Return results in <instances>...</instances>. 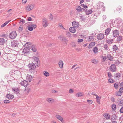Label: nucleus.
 Wrapping results in <instances>:
<instances>
[{
	"label": "nucleus",
	"mask_w": 123,
	"mask_h": 123,
	"mask_svg": "<svg viewBox=\"0 0 123 123\" xmlns=\"http://www.w3.org/2000/svg\"><path fill=\"white\" fill-rule=\"evenodd\" d=\"M108 82L109 83H113L114 82V80L112 79H109L108 80Z\"/></svg>",
	"instance_id": "nucleus-51"
},
{
	"label": "nucleus",
	"mask_w": 123,
	"mask_h": 123,
	"mask_svg": "<svg viewBox=\"0 0 123 123\" xmlns=\"http://www.w3.org/2000/svg\"><path fill=\"white\" fill-rule=\"evenodd\" d=\"M58 38L60 39V40L65 42L66 43H67V42L68 41V40L66 39V38L64 37H62L60 36L58 37Z\"/></svg>",
	"instance_id": "nucleus-12"
},
{
	"label": "nucleus",
	"mask_w": 123,
	"mask_h": 123,
	"mask_svg": "<svg viewBox=\"0 0 123 123\" xmlns=\"http://www.w3.org/2000/svg\"><path fill=\"white\" fill-rule=\"evenodd\" d=\"M122 37L119 36L117 38V40L118 42H120L122 40Z\"/></svg>",
	"instance_id": "nucleus-41"
},
{
	"label": "nucleus",
	"mask_w": 123,
	"mask_h": 123,
	"mask_svg": "<svg viewBox=\"0 0 123 123\" xmlns=\"http://www.w3.org/2000/svg\"><path fill=\"white\" fill-rule=\"evenodd\" d=\"M18 42L17 41H13L11 42V46L13 47L17 46L18 44Z\"/></svg>",
	"instance_id": "nucleus-5"
},
{
	"label": "nucleus",
	"mask_w": 123,
	"mask_h": 123,
	"mask_svg": "<svg viewBox=\"0 0 123 123\" xmlns=\"http://www.w3.org/2000/svg\"><path fill=\"white\" fill-rule=\"evenodd\" d=\"M5 42V40L3 38H0V44L3 45Z\"/></svg>",
	"instance_id": "nucleus-32"
},
{
	"label": "nucleus",
	"mask_w": 123,
	"mask_h": 123,
	"mask_svg": "<svg viewBox=\"0 0 123 123\" xmlns=\"http://www.w3.org/2000/svg\"><path fill=\"white\" fill-rule=\"evenodd\" d=\"M30 70H34L36 68V66L34 63L32 62L31 63H29L28 66Z\"/></svg>",
	"instance_id": "nucleus-3"
},
{
	"label": "nucleus",
	"mask_w": 123,
	"mask_h": 123,
	"mask_svg": "<svg viewBox=\"0 0 123 123\" xmlns=\"http://www.w3.org/2000/svg\"><path fill=\"white\" fill-rule=\"evenodd\" d=\"M30 50L29 48H24L23 49V50L22 51V53L23 54H25L26 55L27 54H29L30 52Z\"/></svg>",
	"instance_id": "nucleus-6"
},
{
	"label": "nucleus",
	"mask_w": 123,
	"mask_h": 123,
	"mask_svg": "<svg viewBox=\"0 0 123 123\" xmlns=\"http://www.w3.org/2000/svg\"><path fill=\"white\" fill-rule=\"evenodd\" d=\"M121 62H120L118 60L116 61L115 62V63L117 65H119L121 63Z\"/></svg>",
	"instance_id": "nucleus-47"
},
{
	"label": "nucleus",
	"mask_w": 123,
	"mask_h": 123,
	"mask_svg": "<svg viewBox=\"0 0 123 123\" xmlns=\"http://www.w3.org/2000/svg\"><path fill=\"white\" fill-rule=\"evenodd\" d=\"M20 21L22 23V24H23L25 23V20L23 19H21L20 20Z\"/></svg>",
	"instance_id": "nucleus-56"
},
{
	"label": "nucleus",
	"mask_w": 123,
	"mask_h": 123,
	"mask_svg": "<svg viewBox=\"0 0 123 123\" xmlns=\"http://www.w3.org/2000/svg\"><path fill=\"white\" fill-rule=\"evenodd\" d=\"M26 80L28 82V81L30 82H31L32 80V76L28 74L26 76Z\"/></svg>",
	"instance_id": "nucleus-18"
},
{
	"label": "nucleus",
	"mask_w": 123,
	"mask_h": 123,
	"mask_svg": "<svg viewBox=\"0 0 123 123\" xmlns=\"http://www.w3.org/2000/svg\"><path fill=\"white\" fill-rule=\"evenodd\" d=\"M44 75L46 77H48L49 76V73L46 71H44L43 72Z\"/></svg>",
	"instance_id": "nucleus-39"
},
{
	"label": "nucleus",
	"mask_w": 123,
	"mask_h": 123,
	"mask_svg": "<svg viewBox=\"0 0 123 123\" xmlns=\"http://www.w3.org/2000/svg\"><path fill=\"white\" fill-rule=\"evenodd\" d=\"M120 111L121 113H123V106L121 108Z\"/></svg>",
	"instance_id": "nucleus-64"
},
{
	"label": "nucleus",
	"mask_w": 123,
	"mask_h": 123,
	"mask_svg": "<svg viewBox=\"0 0 123 123\" xmlns=\"http://www.w3.org/2000/svg\"><path fill=\"white\" fill-rule=\"evenodd\" d=\"M114 86L116 89H117L118 87V86L117 84L116 83H115L114 84Z\"/></svg>",
	"instance_id": "nucleus-55"
},
{
	"label": "nucleus",
	"mask_w": 123,
	"mask_h": 123,
	"mask_svg": "<svg viewBox=\"0 0 123 123\" xmlns=\"http://www.w3.org/2000/svg\"><path fill=\"white\" fill-rule=\"evenodd\" d=\"M98 49L97 47H95L93 48L92 51L95 54H96L98 52Z\"/></svg>",
	"instance_id": "nucleus-30"
},
{
	"label": "nucleus",
	"mask_w": 123,
	"mask_h": 123,
	"mask_svg": "<svg viewBox=\"0 0 123 123\" xmlns=\"http://www.w3.org/2000/svg\"><path fill=\"white\" fill-rule=\"evenodd\" d=\"M112 49L113 51L115 52H116L118 49V47L116 45H114L113 46Z\"/></svg>",
	"instance_id": "nucleus-31"
},
{
	"label": "nucleus",
	"mask_w": 123,
	"mask_h": 123,
	"mask_svg": "<svg viewBox=\"0 0 123 123\" xmlns=\"http://www.w3.org/2000/svg\"><path fill=\"white\" fill-rule=\"evenodd\" d=\"M23 29V27L22 25H20L18 28V30L20 31H22Z\"/></svg>",
	"instance_id": "nucleus-52"
},
{
	"label": "nucleus",
	"mask_w": 123,
	"mask_h": 123,
	"mask_svg": "<svg viewBox=\"0 0 123 123\" xmlns=\"http://www.w3.org/2000/svg\"><path fill=\"white\" fill-rule=\"evenodd\" d=\"M110 31L111 29L110 28H107L105 30V34L106 35H108L109 34Z\"/></svg>",
	"instance_id": "nucleus-27"
},
{
	"label": "nucleus",
	"mask_w": 123,
	"mask_h": 123,
	"mask_svg": "<svg viewBox=\"0 0 123 123\" xmlns=\"http://www.w3.org/2000/svg\"><path fill=\"white\" fill-rule=\"evenodd\" d=\"M7 36L8 35L6 34H2L1 36L2 37L4 38H6Z\"/></svg>",
	"instance_id": "nucleus-54"
},
{
	"label": "nucleus",
	"mask_w": 123,
	"mask_h": 123,
	"mask_svg": "<svg viewBox=\"0 0 123 123\" xmlns=\"http://www.w3.org/2000/svg\"><path fill=\"white\" fill-rule=\"evenodd\" d=\"M106 56L109 60L111 61H113V58L112 56H111V54H107Z\"/></svg>",
	"instance_id": "nucleus-22"
},
{
	"label": "nucleus",
	"mask_w": 123,
	"mask_h": 123,
	"mask_svg": "<svg viewBox=\"0 0 123 123\" xmlns=\"http://www.w3.org/2000/svg\"><path fill=\"white\" fill-rule=\"evenodd\" d=\"M10 101V100H4V103L5 104H7L9 103Z\"/></svg>",
	"instance_id": "nucleus-58"
},
{
	"label": "nucleus",
	"mask_w": 123,
	"mask_h": 123,
	"mask_svg": "<svg viewBox=\"0 0 123 123\" xmlns=\"http://www.w3.org/2000/svg\"><path fill=\"white\" fill-rule=\"evenodd\" d=\"M121 75V74L120 73H117L114 74V77L116 80H118L120 77Z\"/></svg>",
	"instance_id": "nucleus-15"
},
{
	"label": "nucleus",
	"mask_w": 123,
	"mask_h": 123,
	"mask_svg": "<svg viewBox=\"0 0 123 123\" xmlns=\"http://www.w3.org/2000/svg\"><path fill=\"white\" fill-rule=\"evenodd\" d=\"M111 108L112 110H115L116 109V105L115 104H113L111 105Z\"/></svg>",
	"instance_id": "nucleus-40"
},
{
	"label": "nucleus",
	"mask_w": 123,
	"mask_h": 123,
	"mask_svg": "<svg viewBox=\"0 0 123 123\" xmlns=\"http://www.w3.org/2000/svg\"><path fill=\"white\" fill-rule=\"evenodd\" d=\"M81 7L80 6H78L76 8V9L77 11L78 12H80V10Z\"/></svg>",
	"instance_id": "nucleus-43"
},
{
	"label": "nucleus",
	"mask_w": 123,
	"mask_h": 123,
	"mask_svg": "<svg viewBox=\"0 0 123 123\" xmlns=\"http://www.w3.org/2000/svg\"><path fill=\"white\" fill-rule=\"evenodd\" d=\"M71 45L73 47H75L76 46L74 42H72L71 43Z\"/></svg>",
	"instance_id": "nucleus-53"
},
{
	"label": "nucleus",
	"mask_w": 123,
	"mask_h": 123,
	"mask_svg": "<svg viewBox=\"0 0 123 123\" xmlns=\"http://www.w3.org/2000/svg\"><path fill=\"white\" fill-rule=\"evenodd\" d=\"M55 117L61 121V122H62L63 121V118L58 115H56Z\"/></svg>",
	"instance_id": "nucleus-24"
},
{
	"label": "nucleus",
	"mask_w": 123,
	"mask_h": 123,
	"mask_svg": "<svg viewBox=\"0 0 123 123\" xmlns=\"http://www.w3.org/2000/svg\"><path fill=\"white\" fill-rule=\"evenodd\" d=\"M30 26L33 28V29H34L37 27V25L35 24H32L30 25Z\"/></svg>",
	"instance_id": "nucleus-49"
},
{
	"label": "nucleus",
	"mask_w": 123,
	"mask_h": 123,
	"mask_svg": "<svg viewBox=\"0 0 123 123\" xmlns=\"http://www.w3.org/2000/svg\"><path fill=\"white\" fill-rule=\"evenodd\" d=\"M119 91L122 93L123 92V87H121L119 89Z\"/></svg>",
	"instance_id": "nucleus-57"
},
{
	"label": "nucleus",
	"mask_w": 123,
	"mask_h": 123,
	"mask_svg": "<svg viewBox=\"0 0 123 123\" xmlns=\"http://www.w3.org/2000/svg\"><path fill=\"white\" fill-rule=\"evenodd\" d=\"M33 62L35 64H36L37 66L38 67L40 64L38 58L35 56H34L33 57Z\"/></svg>",
	"instance_id": "nucleus-1"
},
{
	"label": "nucleus",
	"mask_w": 123,
	"mask_h": 123,
	"mask_svg": "<svg viewBox=\"0 0 123 123\" xmlns=\"http://www.w3.org/2000/svg\"><path fill=\"white\" fill-rule=\"evenodd\" d=\"M84 95V94L83 92H80L77 93L76 95V96L77 97H80L82 96H83Z\"/></svg>",
	"instance_id": "nucleus-33"
},
{
	"label": "nucleus",
	"mask_w": 123,
	"mask_h": 123,
	"mask_svg": "<svg viewBox=\"0 0 123 123\" xmlns=\"http://www.w3.org/2000/svg\"><path fill=\"white\" fill-rule=\"evenodd\" d=\"M22 43L24 46L25 48H27L29 45H30V43L26 42L25 41H22Z\"/></svg>",
	"instance_id": "nucleus-13"
},
{
	"label": "nucleus",
	"mask_w": 123,
	"mask_h": 123,
	"mask_svg": "<svg viewBox=\"0 0 123 123\" xmlns=\"http://www.w3.org/2000/svg\"><path fill=\"white\" fill-rule=\"evenodd\" d=\"M10 55H4L3 56V59L6 61H8L9 60V58H10Z\"/></svg>",
	"instance_id": "nucleus-19"
},
{
	"label": "nucleus",
	"mask_w": 123,
	"mask_h": 123,
	"mask_svg": "<svg viewBox=\"0 0 123 123\" xmlns=\"http://www.w3.org/2000/svg\"><path fill=\"white\" fill-rule=\"evenodd\" d=\"M42 24L43 27H45L48 26L47 21L45 18H43V19Z\"/></svg>",
	"instance_id": "nucleus-9"
},
{
	"label": "nucleus",
	"mask_w": 123,
	"mask_h": 123,
	"mask_svg": "<svg viewBox=\"0 0 123 123\" xmlns=\"http://www.w3.org/2000/svg\"><path fill=\"white\" fill-rule=\"evenodd\" d=\"M58 64L60 68H63V63L62 61L61 60H60L58 63Z\"/></svg>",
	"instance_id": "nucleus-29"
},
{
	"label": "nucleus",
	"mask_w": 123,
	"mask_h": 123,
	"mask_svg": "<svg viewBox=\"0 0 123 123\" xmlns=\"http://www.w3.org/2000/svg\"><path fill=\"white\" fill-rule=\"evenodd\" d=\"M87 102L88 103L90 104H92L93 103L92 100H87Z\"/></svg>",
	"instance_id": "nucleus-61"
},
{
	"label": "nucleus",
	"mask_w": 123,
	"mask_h": 123,
	"mask_svg": "<svg viewBox=\"0 0 123 123\" xmlns=\"http://www.w3.org/2000/svg\"><path fill=\"white\" fill-rule=\"evenodd\" d=\"M99 7V9H104L103 10H104V3L103 2H99L97 6Z\"/></svg>",
	"instance_id": "nucleus-14"
},
{
	"label": "nucleus",
	"mask_w": 123,
	"mask_h": 123,
	"mask_svg": "<svg viewBox=\"0 0 123 123\" xmlns=\"http://www.w3.org/2000/svg\"><path fill=\"white\" fill-rule=\"evenodd\" d=\"M66 35L69 37H71V36L70 34V33L68 32L67 33Z\"/></svg>",
	"instance_id": "nucleus-59"
},
{
	"label": "nucleus",
	"mask_w": 123,
	"mask_h": 123,
	"mask_svg": "<svg viewBox=\"0 0 123 123\" xmlns=\"http://www.w3.org/2000/svg\"><path fill=\"white\" fill-rule=\"evenodd\" d=\"M28 29L29 31H31L33 30V28H32V27H31V26L28 27Z\"/></svg>",
	"instance_id": "nucleus-60"
},
{
	"label": "nucleus",
	"mask_w": 123,
	"mask_h": 123,
	"mask_svg": "<svg viewBox=\"0 0 123 123\" xmlns=\"http://www.w3.org/2000/svg\"><path fill=\"white\" fill-rule=\"evenodd\" d=\"M103 47L105 48V49L107 51H109V48L108 47V46L106 44H105L104 45Z\"/></svg>",
	"instance_id": "nucleus-38"
},
{
	"label": "nucleus",
	"mask_w": 123,
	"mask_h": 123,
	"mask_svg": "<svg viewBox=\"0 0 123 123\" xmlns=\"http://www.w3.org/2000/svg\"><path fill=\"white\" fill-rule=\"evenodd\" d=\"M116 65L115 64H112L110 66V70L112 72H115L116 70Z\"/></svg>",
	"instance_id": "nucleus-7"
},
{
	"label": "nucleus",
	"mask_w": 123,
	"mask_h": 123,
	"mask_svg": "<svg viewBox=\"0 0 123 123\" xmlns=\"http://www.w3.org/2000/svg\"><path fill=\"white\" fill-rule=\"evenodd\" d=\"M117 23L120 24H122V20L121 18H117Z\"/></svg>",
	"instance_id": "nucleus-37"
},
{
	"label": "nucleus",
	"mask_w": 123,
	"mask_h": 123,
	"mask_svg": "<svg viewBox=\"0 0 123 123\" xmlns=\"http://www.w3.org/2000/svg\"><path fill=\"white\" fill-rule=\"evenodd\" d=\"M92 12V9H86L85 11V12L86 13V14L88 15L91 14Z\"/></svg>",
	"instance_id": "nucleus-25"
},
{
	"label": "nucleus",
	"mask_w": 123,
	"mask_h": 123,
	"mask_svg": "<svg viewBox=\"0 0 123 123\" xmlns=\"http://www.w3.org/2000/svg\"><path fill=\"white\" fill-rule=\"evenodd\" d=\"M117 119V117L115 115L113 114V115L111 118V120L112 121L113 120H116Z\"/></svg>",
	"instance_id": "nucleus-36"
},
{
	"label": "nucleus",
	"mask_w": 123,
	"mask_h": 123,
	"mask_svg": "<svg viewBox=\"0 0 123 123\" xmlns=\"http://www.w3.org/2000/svg\"><path fill=\"white\" fill-rule=\"evenodd\" d=\"M104 35L103 34L100 33L98 35L97 37L98 40H101L104 38Z\"/></svg>",
	"instance_id": "nucleus-11"
},
{
	"label": "nucleus",
	"mask_w": 123,
	"mask_h": 123,
	"mask_svg": "<svg viewBox=\"0 0 123 123\" xmlns=\"http://www.w3.org/2000/svg\"><path fill=\"white\" fill-rule=\"evenodd\" d=\"M87 39L88 41H93L94 40L93 37L90 36H89L87 38Z\"/></svg>",
	"instance_id": "nucleus-34"
},
{
	"label": "nucleus",
	"mask_w": 123,
	"mask_h": 123,
	"mask_svg": "<svg viewBox=\"0 0 123 123\" xmlns=\"http://www.w3.org/2000/svg\"><path fill=\"white\" fill-rule=\"evenodd\" d=\"M17 36V34L15 31H13L10 33L9 36V38L11 39H13L15 38Z\"/></svg>",
	"instance_id": "nucleus-2"
},
{
	"label": "nucleus",
	"mask_w": 123,
	"mask_h": 123,
	"mask_svg": "<svg viewBox=\"0 0 123 123\" xmlns=\"http://www.w3.org/2000/svg\"><path fill=\"white\" fill-rule=\"evenodd\" d=\"M72 24L73 26L76 28H78L79 26V23L77 22H72Z\"/></svg>",
	"instance_id": "nucleus-10"
},
{
	"label": "nucleus",
	"mask_w": 123,
	"mask_h": 123,
	"mask_svg": "<svg viewBox=\"0 0 123 123\" xmlns=\"http://www.w3.org/2000/svg\"><path fill=\"white\" fill-rule=\"evenodd\" d=\"M80 6H81L85 8H87V6L86 5L83 4H81Z\"/></svg>",
	"instance_id": "nucleus-45"
},
{
	"label": "nucleus",
	"mask_w": 123,
	"mask_h": 123,
	"mask_svg": "<svg viewBox=\"0 0 123 123\" xmlns=\"http://www.w3.org/2000/svg\"><path fill=\"white\" fill-rule=\"evenodd\" d=\"M108 77L110 78H111V73L110 72H108Z\"/></svg>",
	"instance_id": "nucleus-63"
},
{
	"label": "nucleus",
	"mask_w": 123,
	"mask_h": 123,
	"mask_svg": "<svg viewBox=\"0 0 123 123\" xmlns=\"http://www.w3.org/2000/svg\"><path fill=\"white\" fill-rule=\"evenodd\" d=\"M103 116L107 119H109L110 118V116L108 113H105L103 114Z\"/></svg>",
	"instance_id": "nucleus-21"
},
{
	"label": "nucleus",
	"mask_w": 123,
	"mask_h": 123,
	"mask_svg": "<svg viewBox=\"0 0 123 123\" xmlns=\"http://www.w3.org/2000/svg\"><path fill=\"white\" fill-rule=\"evenodd\" d=\"M96 96V100H100L101 99V97H100L99 96H98L96 95L95 96Z\"/></svg>",
	"instance_id": "nucleus-50"
},
{
	"label": "nucleus",
	"mask_w": 123,
	"mask_h": 123,
	"mask_svg": "<svg viewBox=\"0 0 123 123\" xmlns=\"http://www.w3.org/2000/svg\"><path fill=\"white\" fill-rule=\"evenodd\" d=\"M27 82V81L24 80L23 81H21L20 84L22 86L25 87H26L27 86L28 84Z\"/></svg>",
	"instance_id": "nucleus-16"
},
{
	"label": "nucleus",
	"mask_w": 123,
	"mask_h": 123,
	"mask_svg": "<svg viewBox=\"0 0 123 123\" xmlns=\"http://www.w3.org/2000/svg\"><path fill=\"white\" fill-rule=\"evenodd\" d=\"M75 28H76L75 27H70L69 29V31L71 32L72 33H74L76 31Z\"/></svg>",
	"instance_id": "nucleus-26"
},
{
	"label": "nucleus",
	"mask_w": 123,
	"mask_h": 123,
	"mask_svg": "<svg viewBox=\"0 0 123 123\" xmlns=\"http://www.w3.org/2000/svg\"><path fill=\"white\" fill-rule=\"evenodd\" d=\"M6 97L9 99H12L14 98V96L10 94H7Z\"/></svg>",
	"instance_id": "nucleus-20"
},
{
	"label": "nucleus",
	"mask_w": 123,
	"mask_h": 123,
	"mask_svg": "<svg viewBox=\"0 0 123 123\" xmlns=\"http://www.w3.org/2000/svg\"><path fill=\"white\" fill-rule=\"evenodd\" d=\"M122 93L119 91L117 92H116V95L118 96H121L122 95Z\"/></svg>",
	"instance_id": "nucleus-42"
},
{
	"label": "nucleus",
	"mask_w": 123,
	"mask_h": 123,
	"mask_svg": "<svg viewBox=\"0 0 123 123\" xmlns=\"http://www.w3.org/2000/svg\"><path fill=\"white\" fill-rule=\"evenodd\" d=\"M121 6H119L117 8V11H119L121 10Z\"/></svg>",
	"instance_id": "nucleus-62"
},
{
	"label": "nucleus",
	"mask_w": 123,
	"mask_h": 123,
	"mask_svg": "<svg viewBox=\"0 0 123 123\" xmlns=\"http://www.w3.org/2000/svg\"><path fill=\"white\" fill-rule=\"evenodd\" d=\"M113 36L114 37H117L119 35V31L117 30L113 31Z\"/></svg>",
	"instance_id": "nucleus-17"
},
{
	"label": "nucleus",
	"mask_w": 123,
	"mask_h": 123,
	"mask_svg": "<svg viewBox=\"0 0 123 123\" xmlns=\"http://www.w3.org/2000/svg\"><path fill=\"white\" fill-rule=\"evenodd\" d=\"M118 105L120 106L123 105V100H120L118 103Z\"/></svg>",
	"instance_id": "nucleus-46"
},
{
	"label": "nucleus",
	"mask_w": 123,
	"mask_h": 123,
	"mask_svg": "<svg viewBox=\"0 0 123 123\" xmlns=\"http://www.w3.org/2000/svg\"><path fill=\"white\" fill-rule=\"evenodd\" d=\"M106 41L108 44H110L113 42V40L112 39H109L106 40Z\"/></svg>",
	"instance_id": "nucleus-35"
},
{
	"label": "nucleus",
	"mask_w": 123,
	"mask_h": 123,
	"mask_svg": "<svg viewBox=\"0 0 123 123\" xmlns=\"http://www.w3.org/2000/svg\"><path fill=\"white\" fill-rule=\"evenodd\" d=\"M30 49L33 52H35L37 50V48L35 45H32Z\"/></svg>",
	"instance_id": "nucleus-23"
},
{
	"label": "nucleus",
	"mask_w": 123,
	"mask_h": 123,
	"mask_svg": "<svg viewBox=\"0 0 123 123\" xmlns=\"http://www.w3.org/2000/svg\"><path fill=\"white\" fill-rule=\"evenodd\" d=\"M92 62L93 63H94L95 64H96L98 63V61H96L95 60L93 59L92 60Z\"/></svg>",
	"instance_id": "nucleus-44"
},
{
	"label": "nucleus",
	"mask_w": 123,
	"mask_h": 123,
	"mask_svg": "<svg viewBox=\"0 0 123 123\" xmlns=\"http://www.w3.org/2000/svg\"><path fill=\"white\" fill-rule=\"evenodd\" d=\"M34 7L33 5L30 4L28 5L25 8V10L27 12L30 11L31 10L33 9Z\"/></svg>",
	"instance_id": "nucleus-4"
},
{
	"label": "nucleus",
	"mask_w": 123,
	"mask_h": 123,
	"mask_svg": "<svg viewBox=\"0 0 123 123\" xmlns=\"http://www.w3.org/2000/svg\"><path fill=\"white\" fill-rule=\"evenodd\" d=\"M95 43L94 42L90 43L88 46V48L90 49L95 44Z\"/></svg>",
	"instance_id": "nucleus-28"
},
{
	"label": "nucleus",
	"mask_w": 123,
	"mask_h": 123,
	"mask_svg": "<svg viewBox=\"0 0 123 123\" xmlns=\"http://www.w3.org/2000/svg\"><path fill=\"white\" fill-rule=\"evenodd\" d=\"M83 39H79L78 40V42L79 43L81 42H83Z\"/></svg>",
	"instance_id": "nucleus-48"
},
{
	"label": "nucleus",
	"mask_w": 123,
	"mask_h": 123,
	"mask_svg": "<svg viewBox=\"0 0 123 123\" xmlns=\"http://www.w3.org/2000/svg\"><path fill=\"white\" fill-rule=\"evenodd\" d=\"M12 91L14 93L18 94L19 93L20 90L17 87H13L12 89Z\"/></svg>",
	"instance_id": "nucleus-8"
}]
</instances>
